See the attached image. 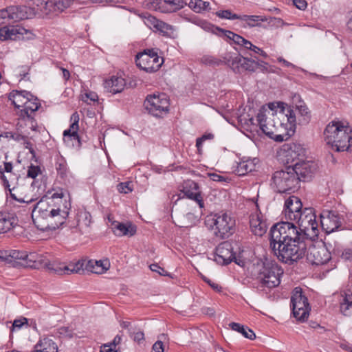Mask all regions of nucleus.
Returning a JSON list of instances; mask_svg holds the SVG:
<instances>
[{"mask_svg":"<svg viewBox=\"0 0 352 352\" xmlns=\"http://www.w3.org/2000/svg\"><path fill=\"white\" fill-rule=\"evenodd\" d=\"M303 236L294 223L282 221L270 230V247L279 260L292 264L306 254Z\"/></svg>","mask_w":352,"mask_h":352,"instance_id":"1","label":"nucleus"},{"mask_svg":"<svg viewBox=\"0 0 352 352\" xmlns=\"http://www.w3.org/2000/svg\"><path fill=\"white\" fill-rule=\"evenodd\" d=\"M324 140L337 152L348 151L352 145V128L346 122L331 121L326 126Z\"/></svg>","mask_w":352,"mask_h":352,"instance_id":"2","label":"nucleus"},{"mask_svg":"<svg viewBox=\"0 0 352 352\" xmlns=\"http://www.w3.org/2000/svg\"><path fill=\"white\" fill-rule=\"evenodd\" d=\"M279 110L274 111L280 133L277 135V142H281L287 140L292 136L296 128V120L293 110L287 104L280 102L278 104Z\"/></svg>","mask_w":352,"mask_h":352,"instance_id":"3","label":"nucleus"},{"mask_svg":"<svg viewBox=\"0 0 352 352\" xmlns=\"http://www.w3.org/2000/svg\"><path fill=\"white\" fill-rule=\"evenodd\" d=\"M274 104L270 103L268 108L262 107L257 113L256 118H250L252 124H258L263 133L277 142V135L280 133L277 122L274 118Z\"/></svg>","mask_w":352,"mask_h":352,"instance_id":"4","label":"nucleus"},{"mask_svg":"<svg viewBox=\"0 0 352 352\" xmlns=\"http://www.w3.org/2000/svg\"><path fill=\"white\" fill-rule=\"evenodd\" d=\"M52 210L48 197H43L36 203L32 210V219L36 228L42 231L54 230L52 228L55 222V216Z\"/></svg>","mask_w":352,"mask_h":352,"instance_id":"5","label":"nucleus"},{"mask_svg":"<svg viewBox=\"0 0 352 352\" xmlns=\"http://www.w3.org/2000/svg\"><path fill=\"white\" fill-rule=\"evenodd\" d=\"M206 222L215 235L221 239L228 238L235 230V219L230 214L219 212L207 217Z\"/></svg>","mask_w":352,"mask_h":352,"instance_id":"6","label":"nucleus"},{"mask_svg":"<svg viewBox=\"0 0 352 352\" xmlns=\"http://www.w3.org/2000/svg\"><path fill=\"white\" fill-rule=\"evenodd\" d=\"M298 223L299 232H301L303 239H314L318 234V223L316 215L311 208H305L302 213L295 220Z\"/></svg>","mask_w":352,"mask_h":352,"instance_id":"7","label":"nucleus"},{"mask_svg":"<svg viewBox=\"0 0 352 352\" xmlns=\"http://www.w3.org/2000/svg\"><path fill=\"white\" fill-rule=\"evenodd\" d=\"M8 99L16 108H21L20 113H34L41 107L37 98L27 91L13 90L9 94Z\"/></svg>","mask_w":352,"mask_h":352,"instance_id":"8","label":"nucleus"},{"mask_svg":"<svg viewBox=\"0 0 352 352\" xmlns=\"http://www.w3.org/2000/svg\"><path fill=\"white\" fill-rule=\"evenodd\" d=\"M272 180L274 187L280 193L297 188L299 183V178L293 173L291 166H287L285 170L276 171Z\"/></svg>","mask_w":352,"mask_h":352,"instance_id":"9","label":"nucleus"},{"mask_svg":"<svg viewBox=\"0 0 352 352\" xmlns=\"http://www.w3.org/2000/svg\"><path fill=\"white\" fill-rule=\"evenodd\" d=\"M283 274V270L277 265L264 264L259 270L257 280L261 287L274 288L279 285L280 276Z\"/></svg>","mask_w":352,"mask_h":352,"instance_id":"10","label":"nucleus"},{"mask_svg":"<svg viewBox=\"0 0 352 352\" xmlns=\"http://www.w3.org/2000/svg\"><path fill=\"white\" fill-rule=\"evenodd\" d=\"M164 60L153 49L145 50L136 55V65L141 69L153 73L157 72L163 64Z\"/></svg>","mask_w":352,"mask_h":352,"instance_id":"11","label":"nucleus"},{"mask_svg":"<svg viewBox=\"0 0 352 352\" xmlns=\"http://www.w3.org/2000/svg\"><path fill=\"white\" fill-rule=\"evenodd\" d=\"M292 313L297 320L305 321L309 315L310 306L300 287H296L291 297Z\"/></svg>","mask_w":352,"mask_h":352,"instance_id":"12","label":"nucleus"},{"mask_svg":"<svg viewBox=\"0 0 352 352\" xmlns=\"http://www.w3.org/2000/svg\"><path fill=\"white\" fill-rule=\"evenodd\" d=\"M63 194L62 192L54 193L51 197H48L52 210L55 216V222L52 228H58L63 225L69 215V204L65 199H63Z\"/></svg>","mask_w":352,"mask_h":352,"instance_id":"13","label":"nucleus"},{"mask_svg":"<svg viewBox=\"0 0 352 352\" xmlns=\"http://www.w3.org/2000/svg\"><path fill=\"white\" fill-rule=\"evenodd\" d=\"M34 113H20L19 118L16 124V130L18 134L16 135V140H25L34 133L39 131V126L34 119L33 114Z\"/></svg>","mask_w":352,"mask_h":352,"instance_id":"14","label":"nucleus"},{"mask_svg":"<svg viewBox=\"0 0 352 352\" xmlns=\"http://www.w3.org/2000/svg\"><path fill=\"white\" fill-rule=\"evenodd\" d=\"M146 109L152 115L160 117L168 111L169 100L164 94H153L146 97L144 101Z\"/></svg>","mask_w":352,"mask_h":352,"instance_id":"15","label":"nucleus"},{"mask_svg":"<svg viewBox=\"0 0 352 352\" xmlns=\"http://www.w3.org/2000/svg\"><path fill=\"white\" fill-rule=\"evenodd\" d=\"M293 173L299 178L300 181H308L311 179L317 170V165L312 161L301 160L290 165Z\"/></svg>","mask_w":352,"mask_h":352,"instance_id":"16","label":"nucleus"},{"mask_svg":"<svg viewBox=\"0 0 352 352\" xmlns=\"http://www.w3.org/2000/svg\"><path fill=\"white\" fill-rule=\"evenodd\" d=\"M302 210V202L298 197L292 195L285 200L283 212L286 219L294 221Z\"/></svg>","mask_w":352,"mask_h":352,"instance_id":"17","label":"nucleus"},{"mask_svg":"<svg viewBox=\"0 0 352 352\" xmlns=\"http://www.w3.org/2000/svg\"><path fill=\"white\" fill-rule=\"evenodd\" d=\"M307 259L313 265H324L331 259V253L324 245H314L309 248Z\"/></svg>","mask_w":352,"mask_h":352,"instance_id":"18","label":"nucleus"},{"mask_svg":"<svg viewBox=\"0 0 352 352\" xmlns=\"http://www.w3.org/2000/svg\"><path fill=\"white\" fill-rule=\"evenodd\" d=\"M281 155L285 158L287 164H292L291 165H292L295 162L301 160L300 157L304 155V150L299 144H286L281 149Z\"/></svg>","mask_w":352,"mask_h":352,"instance_id":"19","label":"nucleus"},{"mask_svg":"<svg viewBox=\"0 0 352 352\" xmlns=\"http://www.w3.org/2000/svg\"><path fill=\"white\" fill-rule=\"evenodd\" d=\"M233 248L229 242L220 243L216 249L215 261L222 265H227L234 258Z\"/></svg>","mask_w":352,"mask_h":352,"instance_id":"20","label":"nucleus"},{"mask_svg":"<svg viewBox=\"0 0 352 352\" xmlns=\"http://www.w3.org/2000/svg\"><path fill=\"white\" fill-rule=\"evenodd\" d=\"M79 119V115L77 112L72 113L70 118L72 124L69 128L63 132L64 141L65 142H68L69 140L75 142L72 143V146H79L80 145V138L78 135Z\"/></svg>","mask_w":352,"mask_h":352,"instance_id":"21","label":"nucleus"},{"mask_svg":"<svg viewBox=\"0 0 352 352\" xmlns=\"http://www.w3.org/2000/svg\"><path fill=\"white\" fill-rule=\"evenodd\" d=\"M320 224L327 233H331L338 230L341 223L337 214L333 212H327L320 214Z\"/></svg>","mask_w":352,"mask_h":352,"instance_id":"22","label":"nucleus"},{"mask_svg":"<svg viewBox=\"0 0 352 352\" xmlns=\"http://www.w3.org/2000/svg\"><path fill=\"white\" fill-rule=\"evenodd\" d=\"M74 0H49L45 3L44 13L46 16L58 14L69 8Z\"/></svg>","mask_w":352,"mask_h":352,"instance_id":"23","label":"nucleus"},{"mask_svg":"<svg viewBox=\"0 0 352 352\" xmlns=\"http://www.w3.org/2000/svg\"><path fill=\"white\" fill-rule=\"evenodd\" d=\"M295 113L296 124H307L311 118V111L303 101H299L298 104L295 105H287Z\"/></svg>","mask_w":352,"mask_h":352,"instance_id":"24","label":"nucleus"},{"mask_svg":"<svg viewBox=\"0 0 352 352\" xmlns=\"http://www.w3.org/2000/svg\"><path fill=\"white\" fill-rule=\"evenodd\" d=\"M32 352H58L55 338L52 335L41 337L34 345Z\"/></svg>","mask_w":352,"mask_h":352,"instance_id":"25","label":"nucleus"},{"mask_svg":"<svg viewBox=\"0 0 352 352\" xmlns=\"http://www.w3.org/2000/svg\"><path fill=\"white\" fill-rule=\"evenodd\" d=\"M108 221L111 223V228L113 233L117 236H129L134 235L136 232V227L130 223H124L113 220L111 216L108 217Z\"/></svg>","mask_w":352,"mask_h":352,"instance_id":"26","label":"nucleus"},{"mask_svg":"<svg viewBox=\"0 0 352 352\" xmlns=\"http://www.w3.org/2000/svg\"><path fill=\"white\" fill-rule=\"evenodd\" d=\"M252 232L257 236H263L267 231V225L261 212L256 211L250 219Z\"/></svg>","mask_w":352,"mask_h":352,"instance_id":"27","label":"nucleus"},{"mask_svg":"<svg viewBox=\"0 0 352 352\" xmlns=\"http://www.w3.org/2000/svg\"><path fill=\"white\" fill-rule=\"evenodd\" d=\"M25 30L19 25H6L0 28V40H16L23 36Z\"/></svg>","mask_w":352,"mask_h":352,"instance_id":"28","label":"nucleus"},{"mask_svg":"<svg viewBox=\"0 0 352 352\" xmlns=\"http://www.w3.org/2000/svg\"><path fill=\"white\" fill-rule=\"evenodd\" d=\"M182 192L188 199L195 201L200 208L204 207V201L197 183L193 181H188L184 186Z\"/></svg>","mask_w":352,"mask_h":352,"instance_id":"29","label":"nucleus"},{"mask_svg":"<svg viewBox=\"0 0 352 352\" xmlns=\"http://www.w3.org/2000/svg\"><path fill=\"white\" fill-rule=\"evenodd\" d=\"M15 21L31 19L38 14V8L28 3L25 6H14Z\"/></svg>","mask_w":352,"mask_h":352,"instance_id":"30","label":"nucleus"},{"mask_svg":"<svg viewBox=\"0 0 352 352\" xmlns=\"http://www.w3.org/2000/svg\"><path fill=\"white\" fill-rule=\"evenodd\" d=\"M125 80L120 76H112L106 80L104 87L107 91L113 94L122 91L125 87Z\"/></svg>","mask_w":352,"mask_h":352,"instance_id":"31","label":"nucleus"},{"mask_svg":"<svg viewBox=\"0 0 352 352\" xmlns=\"http://www.w3.org/2000/svg\"><path fill=\"white\" fill-rule=\"evenodd\" d=\"M225 63L236 74L243 72V56L236 54H227L223 58Z\"/></svg>","mask_w":352,"mask_h":352,"instance_id":"32","label":"nucleus"},{"mask_svg":"<svg viewBox=\"0 0 352 352\" xmlns=\"http://www.w3.org/2000/svg\"><path fill=\"white\" fill-rule=\"evenodd\" d=\"M18 223L16 217L11 213L0 212V234L6 233Z\"/></svg>","mask_w":352,"mask_h":352,"instance_id":"33","label":"nucleus"},{"mask_svg":"<svg viewBox=\"0 0 352 352\" xmlns=\"http://www.w3.org/2000/svg\"><path fill=\"white\" fill-rule=\"evenodd\" d=\"M110 265V262L107 258L99 261L90 260L87 264V268L92 273L101 274L106 272Z\"/></svg>","mask_w":352,"mask_h":352,"instance_id":"34","label":"nucleus"},{"mask_svg":"<svg viewBox=\"0 0 352 352\" xmlns=\"http://www.w3.org/2000/svg\"><path fill=\"white\" fill-rule=\"evenodd\" d=\"M224 36L233 41L234 43L243 47L245 49L250 50L253 44L248 40H246L241 36L234 33L230 30H225L221 28H217Z\"/></svg>","mask_w":352,"mask_h":352,"instance_id":"35","label":"nucleus"},{"mask_svg":"<svg viewBox=\"0 0 352 352\" xmlns=\"http://www.w3.org/2000/svg\"><path fill=\"white\" fill-rule=\"evenodd\" d=\"M28 256L25 252H20L16 250H6L0 253V258L7 263H18V260L24 261Z\"/></svg>","mask_w":352,"mask_h":352,"instance_id":"36","label":"nucleus"},{"mask_svg":"<svg viewBox=\"0 0 352 352\" xmlns=\"http://www.w3.org/2000/svg\"><path fill=\"white\" fill-rule=\"evenodd\" d=\"M340 311L344 316L352 315V294L344 293L340 305Z\"/></svg>","mask_w":352,"mask_h":352,"instance_id":"37","label":"nucleus"},{"mask_svg":"<svg viewBox=\"0 0 352 352\" xmlns=\"http://www.w3.org/2000/svg\"><path fill=\"white\" fill-rule=\"evenodd\" d=\"M256 165L251 160L240 162L235 170L237 175L241 176L255 170Z\"/></svg>","mask_w":352,"mask_h":352,"instance_id":"38","label":"nucleus"},{"mask_svg":"<svg viewBox=\"0 0 352 352\" xmlns=\"http://www.w3.org/2000/svg\"><path fill=\"white\" fill-rule=\"evenodd\" d=\"M229 326L232 330L241 333L246 338L252 340L256 338L254 332L248 327L236 322H231L229 324Z\"/></svg>","mask_w":352,"mask_h":352,"instance_id":"39","label":"nucleus"},{"mask_svg":"<svg viewBox=\"0 0 352 352\" xmlns=\"http://www.w3.org/2000/svg\"><path fill=\"white\" fill-rule=\"evenodd\" d=\"M239 20L246 22V25L249 28H253L258 25L259 22H264L267 19L258 15H240Z\"/></svg>","mask_w":352,"mask_h":352,"instance_id":"40","label":"nucleus"},{"mask_svg":"<svg viewBox=\"0 0 352 352\" xmlns=\"http://www.w3.org/2000/svg\"><path fill=\"white\" fill-rule=\"evenodd\" d=\"M14 6H8L0 10V24L6 23L8 21H15Z\"/></svg>","mask_w":352,"mask_h":352,"instance_id":"41","label":"nucleus"},{"mask_svg":"<svg viewBox=\"0 0 352 352\" xmlns=\"http://www.w3.org/2000/svg\"><path fill=\"white\" fill-rule=\"evenodd\" d=\"M190 9L197 13L210 9V3L203 0H190L187 4Z\"/></svg>","mask_w":352,"mask_h":352,"instance_id":"42","label":"nucleus"},{"mask_svg":"<svg viewBox=\"0 0 352 352\" xmlns=\"http://www.w3.org/2000/svg\"><path fill=\"white\" fill-rule=\"evenodd\" d=\"M7 159L8 158L0 159V174L1 175V179L3 180L5 184H8V180L6 179V177L3 173H11L12 170V163L7 162Z\"/></svg>","mask_w":352,"mask_h":352,"instance_id":"43","label":"nucleus"},{"mask_svg":"<svg viewBox=\"0 0 352 352\" xmlns=\"http://www.w3.org/2000/svg\"><path fill=\"white\" fill-rule=\"evenodd\" d=\"M153 7L155 10L162 13L173 12V9L169 8L167 0H155L153 1Z\"/></svg>","mask_w":352,"mask_h":352,"instance_id":"44","label":"nucleus"},{"mask_svg":"<svg viewBox=\"0 0 352 352\" xmlns=\"http://www.w3.org/2000/svg\"><path fill=\"white\" fill-rule=\"evenodd\" d=\"M55 166L58 173L61 177L66 175L67 170V162L63 157L60 155L56 156Z\"/></svg>","mask_w":352,"mask_h":352,"instance_id":"45","label":"nucleus"},{"mask_svg":"<svg viewBox=\"0 0 352 352\" xmlns=\"http://www.w3.org/2000/svg\"><path fill=\"white\" fill-rule=\"evenodd\" d=\"M10 139H15L16 135L11 132H6L0 134V149L4 150L8 144Z\"/></svg>","mask_w":352,"mask_h":352,"instance_id":"46","label":"nucleus"},{"mask_svg":"<svg viewBox=\"0 0 352 352\" xmlns=\"http://www.w3.org/2000/svg\"><path fill=\"white\" fill-rule=\"evenodd\" d=\"M214 135L213 133H208L204 134L201 137L198 138L196 140V147L199 153H201L202 151L203 144L206 140H211L214 138Z\"/></svg>","mask_w":352,"mask_h":352,"instance_id":"47","label":"nucleus"},{"mask_svg":"<svg viewBox=\"0 0 352 352\" xmlns=\"http://www.w3.org/2000/svg\"><path fill=\"white\" fill-rule=\"evenodd\" d=\"M28 326V320L26 318L21 317L20 318L15 319L12 323L11 331L20 330L23 327Z\"/></svg>","mask_w":352,"mask_h":352,"instance_id":"48","label":"nucleus"},{"mask_svg":"<svg viewBox=\"0 0 352 352\" xmlns=\"http://www.w3.org/2000/svg\"><path fill=\"white\" fill-rule=\"evenodd\" d=\"M216 15L221 19L234 20L239 19V14L232 13L230 10H220L216 12Z\"/></svg>","mask_w":352,"mask_h":352,"instance_id":"49","label":"nucleus"},{"mask_svg":"<svg viewBox=\"0 0 352 352\" xmlns=\"http://www.w3.org/2000/svg\"><path fill=\"white\" fill-rule=\"evenodd\" d=\"M164 36L175 38L177 36L176 29L174 26L166 23L164 28L162 32Z\"/></svg>","mask_w":352,"mask_h":352,"instance_id":"50","label":"nucleus"},{"mask_svg":"<svg viewBox=\"0 0 352 352\" xmlns=\"http://www.w3.org/2000/svg\"><path fill=\"white\" fill-rule=\"evenodd\" d=\"M243 72L245 71L254 72L256 70V60L243 57Z\"/></svg>","mask_w":352,"mask_h":352,"instance_id":"51","label":"nucleus"},{"mask_svg":"<svg viewBox=\"0 0 352 352\" xmlns=\"http://www.w3.org/2000/svg\"><path fill=\"white\" fill-rule=\"evenodd\" d=\"M170 8L173 9V12L183 8L188 3L184 0H167Z\"/></svg>","mask_w":352,"mask_h":352,"instance_id":"52","label":"nucleus"},{"mask_svg":"<svg viewBox=\"0 0 352 352\" xmlns=\"http://www.w3.org/2000/svg\"><path fill=\"white\" fill-rule=\"evenodd\" d=\"M201 62L208 65H219L221 63V60H218L217 58H214L212 56H204L201 58Z\"/></svg>","mask_w":352,"mask_h":352,"instance_id":"53","label":"nucleus"},{"mask_svg":"<svg viewBox=\"0 0 352 352\" xmlns=\"http://www.w3.org/2000/svg\"><path fill=\"white\" fill-rule=\"evenodd\" d=\"M118 190L121 193L127 194L133 190L131 182H122L117 186Z\"/></svg>","mask_w":352,"mask_h":352,"instance_id":"54","label":"nucleus"},{"mask_svg":"<svg viewBox=\"0 0 352 352\" xmlns=\"http://www.w3.org/2000/svg\"><path fill=\"white\" fill-rule=\"evenodd\" d=\"M159 19L152 15H148L144 19V23L151 29L155 28Z\"/></svg>","mask_w":352,"mask_h":352,"instance_id":"55","label":"nucleus"},{"mask_svg":"<svg viewBox=\"0 0 352 352\" xmlns=\"http://www.w3.org/2000/svg\"><path fill=\"white\" fill-rule=\"evenodd\" d=\"M60 270L61 272L67 274H69L70 273H78L80 270V267H78V264H77L76 266L74 265H70L69 266H65L63 269H60Z\"/></svg>","mask_w":352,"mask_h":352,"instance_id":"56","label":"nucleus"},{"mask_svg":"<svg viewBox=\"0 0 352 352\" xmlns=\"http://www.w3.org/2000/svg\"><path fill=\"white\" fill-rule=\"evenodd\" d=\"M149 268L151 271L158 273L162 276H168V272L162 267H161L158 264L153 263L150 265Z\"/></svg>","mask_w":352,"mask_h":352,"instance_id":"57","label":"nucleus"},{"mask_svg":"<svg viewBox=\"0 0 352 352\" xmlns=\"http://www.w3.org/2000/svg\"><path fill=\"white\" fill-rule=\"evenodd\" d=\"M41 173V169L38 166H30L28 170V176L31 178H35Z\"/></svg>","mask_w":352,"mask_h":352,"instance_id":"58","label":"nucleus"},{"mask_svg":"<svg viewBox=\"0 0 352 352\" xmlns=\"http://www.w3.org/2000/svg\"><path fill=\"white\" fill-rule=\"evenodd\" d=\"M293 4L300 10H305L307 7L305 0H293Z\"/></svg>","mask_w":352,"mask_h":352,"instance_id":"59","label":"nucleus"},{"mask_svg":"<svg viewBox=\"0 0 352 352\" xmlns=\"http://www.w3.org/2000/svg\"><path fill=\"white\" fill-rule=\"evenodd\" d=\"M11 196L13 199H14L15 200H16L17 201H19V203H25V204H30V203H32V201H34L35 199H33V198H28L27 196H25L23 198H17L16 196L12 193L11 194Z\"/></svg>","mask_w":352,"mask_h":352,"instance_id":"60","label":"nucleus"},{"mask_svg":"<svg viewBox=\"0 0 352 352\" xmlns=\"http://www.w3.org/2000/svg\"><path fill=\"white\" fill-rule=\"evenodd\" d=\"M152 349H153V352H164V348L163 342L161 341H157L153 345Z\"/></svg>","mask_w":352,"mask_h":352,"instance_id":"61","label":"nucleus"},{"mask_svg":"<svg viewBox=\"0 0 352 352\" xmlns=\"http://www.w3.org/2000/svg\"><path fill=\"white\" fill-rule=\"evenodd\" d=\"M250 50L254 52L256 54H260L263 58H267V53L265 52H264L263 50H261V48H259L258 47H257V46H256L254 45H253L252 46V47L250 48Z\"/></svg>","mask_w":352,"mask_h":352,"instance_id":"62","label":"nucleus"},{"mask_svg":"<svg viewBox=\"0 0 352 352\" xmlns=\"http://www.w3.org/2000/svg\"><path fill=\"white\" fill-rule=\"evenodd\" d=\"M102 347L104 352H120L115 349L116 345L114 344H104Z\"/></svg>","mask_w":352,"mask_h":352,"instance_id":"63","label":"nucleus"},{"mask_svg":"<svg viewBox=\"0 0 352 352\" xmlns=\"http://www.w3.org/2000/svg\"><path fill=\"white\" fill-rule=\"evenodd\" d=\"M342 258L345 260H352V250L351 249H346L343 251L342 254Z\"/></svg>","mask_w":352,"mask_h":352,"instance_id":"64","label":"nucleus"}]
</instances>
